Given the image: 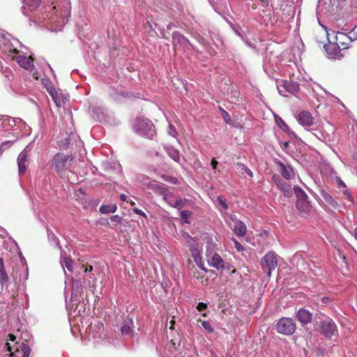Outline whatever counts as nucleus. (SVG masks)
Wrapping results in <instances>:
<instances>
[{"label":"nucleus","mask_w":357,"mask_h":357,"mask_svg":"<svg viewBox=\"0 0 357 357\" xmlns=\"http://www.w3.org/2000/svg\"><path fill=\"white\" fill-rule=\"evenodd\" d=\"M66 267L70 271L72 268V266L70 264H68L66 260Z\"/></svg>","instance_id":"nucleus-58"},{"label":"nucleus","mask_w":357,"mask_h":357,"mask_svg":"<svg viewBox=\"0 0 357 357\" xmlns=\"http://www.w3.org/2000/svg\"><path fill=\"white\" fill-rule=\"evenodd\" d=\"M117 209L115 204L102 205L99 208V211L102 214L114 213Z\"/></svg>","instance_id":"nucleus-30"},{"label":"nucleus","mask_w":357,"mask_h":357,"mask_svg":"<svg viewBox=\"0 0 357 357\" xmlns=\"http://www.w3.org/2000/svg\"><path fill=\"white\" fill-rule=\"evenodd\" d=\"M234 243H235V245H238V246L241 245V244L236 241H234Z\"/></svg>","instance_id":"nucleus-64"},{"label":"nucleus","mask_w":357,"mask_h":357,"mask_svg":"<svg viewBox=\"0 0 357 357\" xmlns=\"http://www.w3.org/2000/svg\"><path fill=\"white\" fill-rule=\"evenodd\" d=\"M312 317V313L305 309H300L296 313V319L303 326L311 322Z\"/></svg>","instance_id":"nucleus-18"},{"label":"nucleus","mask_w":357,"mask_h":357,"mask_svg":"<svg viewBox=\"0 0 357 357\" xmlns=\"http://www.w3.org/2000/svg\"><path fill=\"white\" fill-rule=\"evenodd\" d=\"M218 164V162L217 160H215V159L212 160L211 166L213 169H216Z\"/></svg>","instance_id":"nucleus-51"},{"label":"nucleus","mask_w":357,"mask_h":357,"mask_svg":"<svg viewBox=\"0 0 357 357\" xmlns=\"http://www.w3.org/2000/svg\"><path fill=\"white\" fill-rule=\"evenodd\" d=\"M236 248H237V250H238V251L243 250V247L238 246V247H236Z\"/></svg>","instance_id":"nucleus-62"},{"label":"nucleus","mask_w":357,"mask_h":357,"mask_svg":"<svg viewBox=\"0 0 357 357\" xmlns=\"http://www.w3.org/2000/svg\"><path fill=\"white\" fill-rule=\"evenodd\" d=\"M276 331L280 334L292 335L296 331V324L291 318L282 317L277 322Z\"/></svg>","instance_id":"nucleus-7"},{"label":"nucleus","mask_w":357,"mask_h":357,"mask_svg":"<svg viewBox=\"0 0 357 357\" xmlns=\"http://www.w3.org/2000/svg\"><path fill=\"white\" fill-rule=\"evenodd\" d=\"M174 324H175V321L174 319H172L169 322V328L170 329H174Z\"/></svg>","instance_id":"nucleus-56"},{"label":"nucleus","mask_w":357,"mask_h":357,"mask_svg":"<svg viewBox=\"0 0 357 357\" xmlns=\"http://www.w3.org/2000/svg\"><path fill=\"white\" fill-rule=\"evenodd\" d=\"M173 40L174 43H178L183 46L189 43L188 38L179 33H173Z\"/></svg>","instance_id":"nucleus-27"},{"label":"nucleus","mask_w":357,"mask_h":357,"mask_svg":"<svg viewBox=\"0 0 357 357\" xmlns=\"http://www.w3.org/2000/svg\"><path fill=\"white\" fill-rule=\"evenodd\" d=\"M23 12L25 15H27L28 13L26 10H29L30 11L35 10L39 6L40 3V0H23Z\"/></svg>","instance_id":"nucleus-19"},{"label":"nucleus","mask_w":357,"mask_h":357,"mask_svg":"<svg viewBox=\"0 0 357 357\" xmlns=\"http://www.w3.org/2000/svg\"><path fill=\"white\" fill-rule=\"evenodd\" d=\"M1 244L3 245H13V244L17 245L16 242L11 237L8 236L5 231H2V234H0V245Z\"/></svg>","instance_id":"nucleus-26"},{"label":"nucleus","mask_w":357,"mask_h":357,"mask_svg":"<svg viewBox=\"0 0 357 357\" xmlns=\"http://www.w3.org/2000/svg\"><path fill=\"white\" fill-rule=\"evenodd\" d=\"M166 152L168 155L174 161L179 162L180 160V154L179 151L173 146H167L165 148Z\"/></svg>","instance_id":"nucleus-25"},{"label":"nucleus","mask_w":357,"mask_h":357,"mask_svg":"<svg viewBox=\"0 0 357 357\" xmlns=\"http://www.w3.org/2000/svg\"><path fill=\"white\" fill-rule=\"evenodd\" d=\"M288 146H289V142H284V143H283V146H284V148H286V147H287Z\"/></svg>","instance_id":"nucleus-63"},{"label":"nucleus","mask_w":357,"mask_h":357,"mask_svg":"<svg viewBox=\"0 0 357 357\" xmlns=\"http://www.w3.org/2000/svg\"><path fill=\"white\" fill-rule=\"evenodd\" d=\"M199 268H201L202 270L206 271V269L203 266L202 263H199V266H198Z\"/></svg>","instance_id":"nucleus-60"},{"label":"nucleus","mask_w":357,"mask_h":357,"mask_svg":"<svg viewBox=\"0 0 357 357\" xmlns=\"http://www.w3.org/2000/svg\"><path fill=\"white\" fill-rule=\"evenodd\" d=\"M294 194L297 198V209L304 215H308L312 209V206L307 200V195L305 191L298 185H294Z\"/></svg>","instance_id":"nucleus-4"},{"label":"nucleus","mask_w":357,"mask_h":357,"mask_svg":"<svg viewBox=\"0 0 357 357\" xmlns=\"http://www.w3.org/2000/svg\"><path fill=\"white\" fill-rule=\"evenodd\" d=\"M298 123L305 127H310L314 123V118L312 114L307 111L301 112L297 116Z\"/></svg>","instance_id":"nucleus-15"},{"label":"nucleus","mask_w":357,"mask_h":357,"mask_svg":"<svg viewBox=\"0 0 357 357\" xmlns=\"http://www.w3.org/2000/svg\"><path fill=\"white\" fill-rule=\"evenodd\" d=\"M275 119L277 124L284 131L289 130V126L285 123V122L278 116H275Z\"/></svg>","instance_id":"nucleus-34"},{"label":"nucleus","mask_w":357,"mask_h":357,"mask_svg":"<svg viewBox=\"0 0 357 357\" xmlns=\"http://www.w3.org/2000/svg\"><path fill=\"white\" fill-rule=\"evenodd\" d=\"M321 195L323 197V199H324V201L328 204H329V205H331V206H332L333 207H337V202L328 192H326V191L323 190V191L321 192Z\"/></svg>","instance_id":"nucleus-29"},{"label":"nucleus","mask_w":357,"mask_h":357,"mask_svg":"<svg viewBox=\"0 0 357 357\" xmlns=\"http://www.w3.org/2000/svg\"><path fill=\"white\" fill-rule=\"evenodd\" d=\"M233 231L239 236H243L247 231V228L245 223L241 220L236 221V223L230 227Z\"/></svg>","instance_id":"nucleus-22"},{"label":"nucleus","mask_w":357,"mask_h":357,"mask_svg":"<svg viewBox=\"0 0 357 357\" xmlns=\"http://www.w3.org/2000/svg\"><path fill=\"white\" fill-rule=\"evenodd\" d=\"M183 237L187 240V242L190 243V245H195V244H197V245H198V243H196V241L192 237H191L188 233H184L183 234Z\"/></svg>","instance_id":"nucleus-41"},{"label":"nucleus","mask_w":357,"mask_h":357,"mask_svg":"<svg viewBox=\"0 0 357 357\" xmlns=\"http://www.w3.org/2000/svg\"><path fill=\"white\" fill-rule=\"evenodd\" d=\"M144 185L149 190H151L157 195L163 196L167 189L168 188L165 185L161 184L155 180H150L149 178H146L144 182Z\"/></svg>","instance_id":"nucleus-12"},{"label":"nucleus","mask_w":357,"mask_h":357,"mask_svg":"<svg viewBox=\"0 0 357 357\" xmlns=\"http://www.w3.org/2000/svg\"><path fill=\"white\" fill-rule=\"evenodd\" d=\"M109 219L112 224V227H116L118 224L121 223L122 221V218L119 215H112Z\"/></svg>","instance_id":"nucleus-35"},{"label":"nucleus","mask_w":357,"mask_h":357,"mask_svg":"<svg viewBox=\"0 0 357 357\" xmlns=\"http://www.w3.org/2000/svg\"><path fill=\"white\" fill-rule=\"evenodd\" d=\"M84 273L91 272L93 271V266L89 264H83L82 266Z\"/></svg>","instance_id":"nucleus-46"},{"label":"nucleus","mask_w":357,"mask_h":357,"mask_svg":"<svg viewBox=\"0 0 357 357\" xmlns=\"http://www.w3.org/2000/svg\"><path fill=\"white\" fill-rule=\"evenodd\" d=\"M278 90L280 95H282L284 96H286V95L282 94V91L280 89V86H278Z\"/></svg>","instance_id":"nucleus-59"},{"label":"nucleus","mask_w":357,"mask_h":357,"mask_svg":"<svg viewBox=\"0 0 357 357\" xmlns=\"http://www.w3.org/2000/svg\"><path fill=\"white\" fill-rule=\"evenodd\" d=\"M223 112V119L226 123H229L230 121V115L224 109H222Z\"/></svg>","instance_id":"nucleus-48"},{"label":"nucleus","mask_w":357,"mask_h":357,"mask_svg":"<svg viewBox=\"0 0 357 357\" xmlns=\"http://www.w3.org/2000/svg\"><path fill=\"white\" fill-rule=\"evenodd\" d=\"M272 178L285 197H291L293 195L294 193V188H292L287 182L281 179L278 176L273 175Z\"/></svg>","instance_id":"nucleus-11"},{"label":"nucleus","mask_w":357,"mask_h":357,"mask_svg":"<svg viewBox=\"0 0 357 357\" xmlns=\"http://www.w3.org/2000/svg\"><path fill=\"white\" fill-rule=\"evenodd\" d=\"M191 255L195 262L197 266H199V263H201L202 259L197 247H193V248L191 250Z\"/></svg>","instance_id":"nucleus-33"},{"label":"nucleus","mask_w":357,"mask_h":357,"mask_svg":"<svg viewBox=\"0 0 357 357\" xmlns=\"http://www.w3.org/2000/svg\"><path fill=\"white\" fill-rule=\"evenodd\" d=\"M261 265L263 271L270 277L271 271L278 266L276 255L273 252H268L261 260Z\"/></svg>","instance_id":"nucleus-8"},{"label":"nucleus","mask_w":357,"mask_h":357,"mask_svg":"<svg viewBox=\"0 0 357 357\" xmlns=\"http://www.w3.org/2000/svg\"><path fill=\"white\" fill-rule=\"evenodd\" d=\"M343 193H344V195H345V197H346L347 198H348V199H351V195L349 193V192H348L347 190H345L343 192Z\"/></svg>","instance_id":"nucleus-54"},{"label":"nucleus","mask_w":357,"mask_h":357,"mask_svg":"<svg viewBox=\"0 0 357 357\" xmlns=\"http://www.w3.org/2000/svg\"><path fill=\"white\" fill-rule=\"evenodd\" d=\"M319 139L321 140H326L327 137H328V135L326 134V135L321 133V136L319 137L317 134H314Z\"/></svg>","instance_id":"nucleus-52"},{"label":"nucleus","mask_w":357,"mask_h":357,"mask_svg":"<svg viewBox=\"0 0 357 357\" xmlns=\"http://www.w3.org/2000/svg\"><path fill=\"white\" fill-rule=\"evenodd\" d=\"M120 199L123 202H126V199H127V196L124 194H121L120 195Z\"/></svg>","instance_id":"nucleus-55"},{"label":"nucleus","mask_w":357,"mask_h":357,"mask_svg":"<svg viewBox=\"0 0 357 357\" xmlns=\"http://www.w3.org/2000/svg\"><path fill=\"white\" fill-rule=\"evenodd\" d=\"M46 88L47 91L52 96L55 105L58 107H60L65 103L66 98L63 96H62L61 93H59V91L56 90L53 86H46Z\"/></svg>","instance_id":"nucleus-16"},{"label":"nucleus","mask_w":357,"mask_h":357,"mask_svg":"<svg viewBox=\"0 0 357 357\" xmlns=\"http://www.w3.org/2000/svg\"><path fill=\"white\" fill-rule=\"evenodd\" d=\"M207 308V305L206 303H199L197 306V310L199 312H202V311H204L205 310H206Z\"/></svg>","instance_id":"nucleus-45"},{"label":"nucleus","mask_w":357,"mask_h":357,"mask_svg":"<svg viewBox=\"0 0 357 357\" xmlns=\"http://www.w3.org/2000/svg\"><path fill=\"white\" fill-rule=\"evenodd\" d=\"M31 59H32L31 55H30L29 57L25 56H18L17 57V62L23 68L26 70H31L33 64Z\"/></svg>","instance_id":"nucleus-20"},{"label":"nucleus","mask_w":357,"mask_h":357,"mask_svg":"<svg viewBox=\"0 0 357 357\" xmlns=\"http://www.w3.org/2000/svg\"><path fill=\"white\" fill-rule=\"evenodd\" d=\"M73 161V157L71 155L58 153L52 160V167L58 174H62L70 169Z\"/></svg>","instance_id":"nucleus-3"},{"label":"nucleus","mask_w":357,"mask_h":357,"mask_svg":"<svg viewBox=\"0 0 357 357\" xmlns=\"http://www.w3.org/2000/svg\"><path fill=\"white\" fill-rule=\"evenodd\" d=\"M167 132L170 136H172L174 137H176V136L177 135V132L176 130L175 127L171 123H169V128H168Z\"/></svg>","instance_id":"nucleus-42"},{"label":"nucleus","mask_w":357,"mask_h":357,"mask_svg":"<svg viewBox=\"0 0 357 357\" xmlns=\"http://www.w3.org/2000/svg\"><path fill=\"white\" fill-rule=\"evenodd\" d=\"M0 42L3 44V51L9 54H15L18 52L17 47L20 45L18 40L11 38L9 34H0Z\"/></svg>","instance_id":"nucleus-9"},{"label":"nucleus","mask_w":357,"mask_h":357,"mask_svg":"<svg viewBox=\"0 0 357 357\" xmlns=\"http://www.w3.org/2000/svg\"><path fill=\"white\" fill-rule=\"evenodd\" d=\"M31 151V149L29 146H26L25 149L19 154L17 157V165L18 172L20 174L25 173L28 165L29 163L28 157Z\"/></svg>","instance_id":"nucleus-10"},{"label":"nucleus","mask_w":357,"mask_h":357,"mask_svg":"<svg viewBox=\"0 0 357 357\" xmlns=\"http://www.w3.org/2000/svg\"><path fill=\"white\" fill-rule=\"evenodd\" d=\"M133 130L148 139H153L156 135L153 123L148 119L137 118L133 124Z\"/></svg>","instance_id":"nucleus-2"},{"label":"nucleus","mask_w":357,"mask_h":357,"mask_svg":"<svg viewBox=\"0 0 357 357\" xmlns=\"http://www.w3.org/2000/svg\"><path fill=\"white\" fill-rule=\"evenodd\" d=\"M8 340L10 341H12V342H15V340H16V337L13 335V334H9L8 335Z\"/></svg>","instance_id":"nucleus-53"},{"label":"nucleus","mask_w":357,"mask_h":357,"mask_svg":"<svg viewBox=\"0 0 357 357\" xmlns=\"http://www.w3.org/2000/svg\"><path fill=\"white\" fill-rule=\"evenodd\" d=\"M14 143V141L8 140L2 142L0 145L3 149V151L8 149H9Z\"/></svg>","instance_id":"nucleus-43"},{"label":"nucleus","mask_w":357,"mask_h":357,"mask_svg":"<svg viewBox=\"0 0 357 357\" xmlns=\"http://www.w3.org/2000/svg\"><path fill=\"white\" fill-rule=\"evenodd\" d=\"M162 198L167 204L178 209H181V208L186 206L188 203L191 204L190 201L177 197L175 194L171 192L169 188L167 189L162 196Z\"/></svg>","instance_id":"nucleus-6"},{"label":"nucleus","mask_w":357,"mask_h":357,"mask_svg":"<svg viewBox=\"0 0 357 357\" xmlns=\"http://www.w3.org/2000/svg\"><path fill=\"white\" fill-rule=\"evenodd\" d=\"M206 255L208 257V262L211 266L214 267L218 270L224 268L225 263L220 255H219L217 253H215L211 257H210L208 254V250H207L206 251Z\"/></svg>","instance_id":"nucleus-17"},{"label":"nucleus","mask_w":357,"mask_h":357,"mask_svg":"<svg viewBox=\"0 0 357 357\" xmlns=\"http://www.w3.org/2000/svg\"><path fill=\"white\" fill-rule=\"evenodd\" d=\"M133 323L132 321L128 318L124 320V324L121 327V334L123 335L132 336L133 333L132 330Z\"/></svg>","instance_id":"nucleus-23"},{"label":"nucleus","mask_w":357,"mask_h":357,"mask_svg":"<svg viewBox=\"0 0 357 357\" xmlns=\"http://www.w3.org/2000/svg\"><path fill=\"white\" fill-rule=\"evenodd\" d=\"M6 344L8 351L12 352L10 344L9 342H7ZM11 355H13V353H11Z\"/></svg>","instance_id":"nucleus-57"},{"label":"nucleus","mask_w":357,"mask_h":357,"mask_svg":"<svg viewBox=\"0 0 357 357\" xmlns=\"http://www.w3.org/2000/svg\"><path fill=\"white\" fill-rule=\"evenodd\" d=\"M9 281V276L6 270L3 258L0 257V282L1 284L6 283Z\"/></svg>","instance_id":"nucleus-24"},{"label":"nucleus","mask_w":357,"mask_h":357,"mask_svg":"<svg viewBox=\"0 0 357 357\" xmlns=\"http://www.w3.org/2000/svg\"><path fill=\"white\" fill-rule=\"evenodd\" d=\"M275 165L278 167V171L287 180H291L295 176L293 168L289 165H285L282 162L277 160Z\"/></svg>","instance_id":"nucleus-13"},{"label":"nucleus","mask_w":357,"mask_h":357,"mask_svg":"<svg viewBox=\"0 0 357 357\" xmlns=\"http://www.w3.org/2000/svg\"><path fill=\"white\" fill-rule=\"evenodd\" d=\"M73 289H77L79 291L82 290V285L81 284V282L79 280H75L73 282Z\"/></svg>","instance_id":"nucleus-44"},{"label":"nucleus","mask_w":357,"mask_h":357,"mask_svg":"<svg viewBox=\"0 0 357 357\" xmlns=\"http://www.w3.org/2000/svg\"><path fill=\"white\" fill-rule=\"evenodd\" d=\"M320 332L326 338H331L338 334L335 321L330 317H326L320 322Z\"/></svg>","instance_id":"nucleus-5"},{"label":"nucleus","mask_w":357,"mask_h":357,"mask_svg":"<svg viewBox=\"0 0 357 357\" xmlns=\"http://www.w3.org/2000/svg\"><path fill=\"white\" fill-rule=\"evenodd\" d=\"M223 214H224L225 220L227 222V223L229 225L230 227H232V225L236 223V221L239 220L237 219L236 216L234 214L228 213H224Z\"/></svg>","instance_id":"nucleus-32"},{"label":"nucleus","mask_w":357,"mask_h":357,"mask_svg":"<svg viewBox=\"0 0 357 357\" xmlns=\"http://www.w3.org/2000/svg\"><path fill=\"white\" fill-rule=\"evenodd\" d=\"M38 21L45 24H55L54 31H61L68 21L71 13L70 0H52L51 5L43 6L40 10Z\"/></svg>","instance_id":"nucleus-1"},{"label":"nucleus","mask_w":357,"mask_h":357,"mask_svg":"<svg viewBox=\"0 0 357 357\" xmlns=\"http://www.w3.org/2000/svg\"><path fill=\"white\" fill-rule=\"evenodd\" d=\"M22 357H29L31 354V348L29 345L22 344Z\"/></svg>","instance_id":"nucleus-36"},{"label":"nucleus","mask_w":357,"mask_h":357,"mask_svg":"<svg viewBox=\"0 0 357 357\" xmlns=\"http://www.w3.org/2000/svg\"><path fill=\"white\" fill-rule=\"evenodd\" d=\"M326 54L328 58L340 59L344 56L342 50L337 44H331L326 47Z\"/></svg>","instance_id":"nucleus-14"},{"label":"nucleus","mask_w":357,"mask_h":357,"mask_svg":"<svg viewBox=\"0 0 357 357\" xmlns=\"http://www.w3.org/2000/svg\"><path fill=\"white\" fill-rule=\"evenodd\" d=\"M217 202L218 204L224 209L227 210L228 208V205L226 203L225 199L222 196H218L217 197Z\"/></svg>","instance_id":"nucleus-37"},{"label":"nucleus","mask_w":357,"mask_h":357,"mask_svg":"<svg viewBox=\"0 0 357 357\" xmlns=\"http://www.w3.org/2000/svg\"><path fill=\"white\" fill-rule=\"evenodd\" d=\"M354 236H355L356 239L357 240V228H356L354 230Z\"/></svg>","instance_id":"nucleus-61"},{"label":"nucleus","mask_w":357,"mask_h":357,"mask_svg":"<svg viewBox=\"0 0 357 357\" xmlns=\"http://www.w3.org/2000/svg\"><path fill=\"white\" fill-rule=\"evenodd\" d=\"M337 183L338 188H345L346 187L345 183L340 178H337Z\"/></svg>","instance_id":"nucleus-49"},{"label":"nucleus","mask_w":357,"mask_h":357,"mask_svg":"<svg viewBox=\"0 0 357 357\" xmlns=\"http://www.w3.org/2000/svg\"><path fill=\"white\" fill-rule=\"evenodd\" d=\"M132 211H133L134 213H135L136 214H138V215H139L143 216V217H144V218H147L146 215V214H145V213H144L141 209H139V208H134L132 209Z\"/></svg>","instance_id":"nucleus-47"},{"label":"nucleus","mask_w":357,"mask_h":357,"mask_svg":"<svg viewBox=\"0 0 357 357\" xmlns=\"http://www.w3.org/2000/svg\"><path fill=\"white\" fill-rule=\"evenodd\" d=\"M162 178L164 181H167V182H170L173 184H177L178 183V181L176 178L175 177H172V176H167V175H162Z\"/></svg>","instance_id":"nucleus-38"},{"label":"nucleus","mask_w":357,"mask_h":357,"mask_svg":"<svg viewBox=\"0 0 357 357\" xmlns=\"http://www.w3.org/2000/svg\"><path fill=\"white\" fill-rule=\"evenodd\" d=\"M348 37L351 40L357 39V25L348 33Z\"/></svg>","instance_id":"nucleus-39"},{"label":"nucleus","mask_w":357,"mask_h":357,"mask_svg":"<svg viewBox=\"0 0 357 357\" xmlns=\"http://www.w3.org/2000/svg\"><path fill=\"white\" fill-rule=\"evenodd\" d=\"M282 87L293 95L296 94L299 90V85L295 82L283 81Z\"/></svg>","instance_id":"nucleus-21"},{"label":"nucleus","mask_w":357,"mask_h":357,"mask_svg":"<svg viewBox=\"0 0 357 357\" xmlns=\"http://www.w3.org/2000/svg\"><path fill=\"white\" fill-rule=\"evenodd\" d=\"M236 166L237 167V171L238 172V173L241 174H246L250 178L253 176L252 171L245 165L241 162H237L236 164Z\"/></svg>","instance_id":"nucleus-28"},{"label":"nucleus","mask_w":357,"mask_h":357,"mask_svg":"<svg viewBox=\"0 0 357 357\" xmlns=\"http://www.w3.org/2000/svg\"><path fill=\"white\" fill-rule=\"evenodd\" d=\"M180 218L183 223L190 224V218L192 215V212L187 210H183L180 211Z\"/></svg>","instance_id":"nucleus-31"},{"label":"nucleus","mask_w":357,"mask_h":357,"mask_svg":"<svg viewBox=\"0 0 357 357\" xmlns=\"http://www.w3.org/2000/svg\"><path fill=\"white\" fill-rule=\"evenodd\" d=\"M203 328L207 331L208 333H212L213 331V328L211 326V324L206 321H200Z\"/></svg>","instance_id":"nucleus-40"},{"label":"nucleus","mask_w":357,"mask_h":357,"mask_svg":"<svg viewBox=\"0 0 357 357\" xmlns=\"http://www.w3.org/2000/svg\"><path fill=\"white\" fill-rule=\"evenodd\" d=\"M321 302L324 304H328L331 302V300L329 297L324 296L321 298Z\"/></svg>","instance_id":"nucleus-50"}]
</instances>
